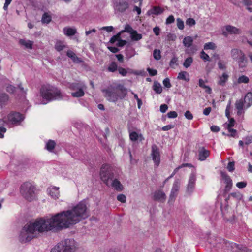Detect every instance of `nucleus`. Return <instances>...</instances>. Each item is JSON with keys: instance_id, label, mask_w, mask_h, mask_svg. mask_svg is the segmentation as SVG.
<instances>
[{"instance_id": "f257e3e1", "label": "nucleus", "mask_w": 252, "mask_h": 252, "mask_svg": "<svg viewBox=\"0 0 252 252\" xmlns=\"http://www.w3.org/2000/svg\"><path fill=\"white\" fill-rule=\"evenodd\" d=\"M88 216L89 209L86 203L80 202L71 209L57 213L51 217L38 219L25 225L19 236L20 241L29 242L39 233L69 228Z\"/></svg>"}, {"instance_id": "f03ea898", "label": "nucleus", "mask_w": 252, "mask_h": 252, "mask_svg": "<svg viewBox=\"0 0 252 252\" xmlns=\"http://www.w3.org/2000/svg\"><path fill=\"white\" fill-rule=\"evenodd\" d=\"M102 92L108 101L116 102L126 97L127 89L123 84L118 83L110 85L107 88L102 90Z\"/></svg>"}, {"instance_id": "7ed1b4c3", "label": "nucleus", "mask_w": 252, "mask_h": 252, "mask_svg": "<svg viewBox=\"0 0 252 252\" xmlns=\"http://www.w3.org/2000/svg\"><path fill=\"white\" fill-rule=\"evenodd\" d=\"M100 176L101 179L107 185H110L115 189L121 191L123 189V186L117 179L114 178V174L112 167L108 165H103L100 169Z\"/></svg>"}, {"instance_id": "20e7f679", "label": "nucleus", "mask_w": 252, "mask_h": 252, "mask_svg": "<svg viewBox=\"0 0 252 252\" xmlns=\"http://www.w3.org/2000/svg\"><path fill=\"white\" fill-rule=\"evenodd\" d=\"M0 119V126L7 125L12 127L19 126L24 120L25 117L21 113L17 112H11L7 115H1Z\"/></svg>"}, {"instance_id": "39448f33", "label": "nucleus", "mask_w": 252, "mask_h": 252, "mask_svg": "<svg viewBox=\"0 0 252 252\" xmlns=\"http://www.w3.org/2000/svg\"><path fill=\"white\" fill-rule=\"evenodd\" d=\"M40 94L42 97L48 101L61 99L63 96L60 90L50 85L42 86L40 89Z\"/></svg>"}, {"instance_id": "423d86ee", "label": "nucleus", "mask_w": 252, "mask_h": 252, "mask_svg": "<svg viewBox=\"0 0 252 252\" xmlns=\"http://www.w3.org/2000/svg\"><path fill=\"white\" fill-rule=\"evenodd\" d=\"M77 246V243L74 239H65L53 248L50 252H74Z\"/></svg>"}, {"instance_id": "0eeeda50", "label": "nucleus", "mask_w": 252, "mask_h": 252, "mask_svg": "<svg viewBox=\"0 0 252 252\" xmlns=\"http://www.w3.org/2000/svg\"><path fill=\"white\" fill-rule=\"evenodd\" d=\"M35 188L30 183L26 182L21 187V193L27 200L31 201L35 197Z\"/></svg>"}, {"instance_id": "6e6552de", "label": "nucleus", "mask_w": 252, "mask_h": 252, "mask_svg": "<svg viewBox=\"0 0 252 252\" xmlns=\"http://www.w3.org/2000/svg\"><path fill=\"white\" fill-rule=\"evenodd\" d=\"M151 155L155 165L157 167L158 166L160 162V155L159 148L155 144L152 146Z\"/></svg>"}, {"instance_id": "1a4fd4ad", "label": "nucleus", "mask_w": 252, "mask_h": 252, "mask_svg": "<svg viewBox=\"0 0 252 252\" xmlns=\"http://www.w3.org/2000/svg\"><path fill=\"white\" fill-rule=\"evenodd\" d=\"M180 186V182L179 180H176L173 185L170 192L169 198L168 203H173L177 195Z\"/></svg>"}, {"instance_id": "9d476101", "label": "nucleus", "mask_w": 252, "mask_h": 252, "mask_svg": "<svg viewBox=\"0 0 252 252\" xmlns=\"http://www.w3.org/2000/svg\"><path fill=\"white\" fill-rule=\"evenodd\" d=\"M196 180V175L194 172H192L189 176L188 184L187 186V192L191 193L193 192L195 185Z\"/></svg>"}, {"instance_id": "9b49d317", "label": "nucleus", "mask_w": 252, "mask_h": 252, "mask_svg": "<svg viewBox=\"0 0 252 252\" xmlns=\"http://www.w3.org/2000/svg\"><path fill=\"white\" fill-rule=\"evenodd\" d=\"M226 31H223L222 34L225 36H227L228 33L230 34H240L241 33V29L231 25H226L224 27Z\"/></svg>"}, {"instance_id": "f8f14e48", "label": "nucleus", "mask_w": 252, "mask_h": 252, "mask_svg": "<svg viewBox=\"0 0 252 252\" xmlns=\"http://www.w3.org/2000/svg\"><path fill=\"white\" fill-rule=\"evenodd\" d=\"M152 199L154 201L164 202L166 200V195L162 190L158 189L153 193Z\"/></svg>"}, {"instance_id": "ddd939ff", "label": "nucleus", "mask_w": 252, "mask_h": 252, "mask_svg": "<svg viewBox=\"0 0 252 252\" xmlns=\"http://www.w3.org/2000/svg\"><path fill=\"white\" fill-rule=\"evenodd\" d=\"M47 194L54 200L58 199L60 195L59 188L53 186H50L47 189Z\"/></svg>"}, {"instance_id": "4468645a", "label": "nucleus", "mask_w": 252, "mask_h": 252, "mask_svg": "<svg viewBox=\"0 0 252 252\" xmlns=\"http://www.w3.org/2000/svg\"><path fill=\"white\" fill-rule=\"evenodd\" d=\"M235 106L238 115H241L244 113L246 106L244 103V101L242 98L236 101Z\"/></svg>"}, {"instance_id": "2eb2a0df", "label": "nucleus", "mask_w": 252, "mask_h": 252, "mask_svg": "<svg viewBox=\"0 0 252 252\" xmlns=\"http://www.w3.org/2000/svg\"><path fill=\"white\" fill-rule=\"evenodd\" d=\"M221 176L224 180V182L226 184L225 187V191L226 192H228L230 191L232 187V180L230 177L225 173L222 172Z\"/></svg>"}, {"instance_id": "dca6fc26", "label": "nucleus", "mask_w": 252, "mask_h": 252, "mask_svg": "<svg viewBox=\"0 0 252 252\" xmlns=\"http://www.w3.org/2000/svg\"><path fill=\"white\" fill-rule=\"evenodd\" d=\"M210 155V151L204 147H201L198 150V159L200 161L205 160Z\"/></svg>"}, {"instance_id": "f3484780", "label": "nucleus", "mask_w": 252, "mask_h": 252, "mask_svg": "<svg viewBox=\"0 0 252 252\" xmlns=\"http://www.w3.org/2000/svg\"><path fill=\"white\" fill-rule=\"evenodd\" d=\"M231 57L234 60L236 61L243 57L245 54L243 52L238 49H233L231 51Z\"/></svg>"}, {"instance_id": "a211bd4d", "label": "nucleus", "mask_w": 252, "mask_h": 252, "mask_svg": "<svg viewBox=\"0 0 252 252\" xmlns=\"http://www.w3.org/2000/svg\"><path fill=\"white\" fill-rule=\"evenodd\" d=\"M243 99L246 106V109L250 107L252 105V93L251 92L248 93Z\"/></svg>"}, {"instance_id": "6ab92c4d", "label": "nucleus", "mask_w": 252, "mask_h": 252, "mask_svg": "<svg viewBox=\"0 0 252 252\" xmlns=\"http://www.w3.org/2000/svg\"><path fill=\"white\" fill-rule=\"evenodd\" d=\"M130 139L132 141H135L139 140L140 141H142L144 140V138L141 133H137L135 131H133L129 134Z\"/></svg>"}, {"instance_id": "aec40b11", "label": "nucleus", "mask_w": 252, "mask_h": 252, "mask_svg": "<svg viewBox=\"0 0 252 252\" xmlns=\"http://www.w3.org/2000/svg\"><path fill=\"white\" fill-rule=\"evenodd\" d=\"M128 3L126 1H121L117 3L115 6L116 10L120 12H124L128 8Z\"/></svg>"}, {"instance_id": "412c9836", "label": "nucleus", "mask_w": 252, "mask_h": 252, "mask_svg": "<svg viewBox=\"0 0 252 252\" xmlns=\"http://www.w3.org/2000/svg\"><path fill=\"white\" fill-rule=\"evenodd\" d=\"M67 56L71 59V60L76 63H80L82 62V60L78 58L75 53L71 50H68L66 52Z\"/></svg>"}, {"instance_id": "4be33fe9", "label": "nucleus", "mask_w": 252, "mask_h": 252, "mask_svg": "<svg viewBox=\"0 0 252 252\" xmlns=\"http://www.w3.org/2000/svg\"><path fill=\"white\" fill-rule=\"evenodd\" d=\"M63 32L64 34L67 36L74 35L77 32L76 29L75 28L67 27L63 28Z\"/></svg>"}, {"instance_id": "5701e85b", "label": "nucleus", "mask_w": 252, "mask_h": 252, "mask_svg": "<svg viewBox=\"0 0 252 252\" xmlns=\"http://www.w3.org/2000/svg\"><path fill=\"white\" fill-rule=\"evenodd\" d=\"M19 43L25 48L27 49H32V48L33 42L29 40H25V39H20L19 41Z\"/></svg>"}, {"instance_id": "b1692460", "label": "nucleus", "mask_w": 252, "mask_h": 252, "mask_svg": "<svg viewBox=\"0 0 252 252\" xmlns=\"http://www.w3.org/2000/svg\"><path fill=\"white\" fill-rule=\"evenodd\" d=\"M69 88L72 90H78L80 88H86V86L83 82H79L70 84Z\"/></svg>"}, {"instance_id": "393cba45", "label": "nucleus", "mask_w": 252, "mask_h": 252, "mask_svg": "<svg viewBox=\"0 0 252 252\" xmlns=\"http://www.w3.org/2000/svg\"><path fill=\"white\" fill-rule=\"evenodd\" d=\"M177 78L180 80H183L187 82L189 81V74L186 71H182L178 74Z\"/></svg>"}, {"instance_id": "a878e982", "label": "nucleus", "mask_w": 252, "mask_h": 252, "mask_svg": "<svg viewBox=\"0 0 252 252\" xmlns=\"http://www.w3.org/2000/svg\"><path fill=\"white\" fill-rule=\"evenodd\" d=\"M163 10L159 7H153L148 11L149 14L158 15L161 14Z\"/></svg>"}, {"instance_id": "bb28decb", "label": "nucleus", "mask_w": 252, "mask_h": 252, "mask_svg": "<svg viewBox=\"0 0 252 252\" xmlns=\"http://www.w3.org/2000/svg\"><path fill=\"white\" fill-rule=\"evenodd\" d=\"M237 62L239 67L241 68L246 67L247 64V60L245 55L240 59H238Z\"/></svg>"}, {"instance_id": "cd10ccee", "label": "nucleus", "mask_w": 252, "mask_h": 252, "mask_svg": "<svg viewBox=\"0 0 252 252\" xmlns=\"http://www.w3.org/2000/svg\"><path fill=\"white\" fill-rule=\"evenodd\" d=\"M184 45L186 47H190L193 43V39L191 36L185 37L183 41Z\"/></svg>"}, {"instance_id": "c85d7f7f", "label": "nucleus", "mask_w": 252, "mask_h": 252, "mask_svg": "<svg viewBox=\"0 0 252 252\" xmlns=\"http://www.w3.org/2000/svg\"><path fill=\"white\" fill-rule=\"evenodd\" d=\"M228 75L225 73H223L221 76H220L219 80L218 81V84L221 86H224L228 80Z\"/></svg>"}, {"instance_id": "c756f323", "label": "nucleus", "mask_w": 252, "mask_h": 252, "mask_svg": "<svg viewBox=\"0 0 252 252\" xmlns=\"http://www.w3.org/2000/svg\"><path fill=\"white\" fill-rule=\"evenodd\" d=\"M56 144L52 140H49L46 144V148L49 152H52L54 149Z\"/></svg>"}, {"instance_id": "7c9ffc66", "label": "nucleus", "mask_w": 252, "mask_h": 252, "mask_svg": "<svg viewBox=\"0 0 252 252\" xmlns=\"http://www.w3.org/2000/svg\"><path fill=\"white\" fill-rule=\"evenodd\" d=\"M198 85L199 87L205 89L206 92H207V93L210 94L211 93V89L209 86L205 85V82L203 79H199Z\"/></svg>"}, {"instance_id": "2f4dec72", "label": "nucleus", "mask_w": 252, "mask_h": 252, "mask_svg": "<svg viewBox=\"0 0 252 252\" xmlns=\"http://www.w3.org/2000/svg\"><path fill=\"white\" fill-rule=\"evenodd\" d=\"M86 88H80L77 90L76 92H73L71 93V95L74 97H82L84 95V90Z\"/></svg>"}, {"instance_id": "473e14b6", "label": "nucleus", "mask_w": 252, "mask_h": 252, "mask_svg": "<svg viewBox=\"0 0 252 252\" xmlns=\"http://www.w3.org/2000/svg\"><path fill=\"white\" fill-rule=\"evenodd\" d=\"M130 37L132 40L138 41L142 39V35L141 34L138 33L137 32L134 30V32L130 34Z\"/></svg>"}, {"instance_id": "72a5a7b5", "label": "nucleus", "mask_w": 252, "mask_h": 252, "mask_svg": "<svg viewBox=\"0 0 252 252\" xmlns=\"http://www.w3.org/2000/svg\"><path fill=\"white\" fill-rule=\"evenodd\" d=\"M153 90L158 94H160L162 91V88L160 84L158 82H154L153 86Z\"/></svg>"}, {"instance_id": "f704fd0d", "label": "nucleus", "mask_w": 252, "mask_h": 252, "mask_svg": "<svg viewBox=\"0 0 252 252\" xmlns=\"http://www.w3.org/2000/svg\"><path fill=\"white\" fill-rule=\"evenodd\" d=\"M9 100V96L6 94H0V105H5Z\"/></svg>"}, {"instance_id": "c9c22d12", "label": "nucleus", "mask_w": 252, "mask_h": 252, "mask_svg": "<svg viewBox=\"0 0 252 252\" xmlns=\"http://www.w3.org/2000/svg\"><path fill=\"white\" fill-rule=\"evenodd\" d=\"M51 21V16L47 13L43 14L42 17L41 21L43 23L48 24Z\"/></svg>"}, {"instance_id": "e433bc0d", "label": "nucleus", "mask_w": 252, "mask_h": 252, "mask_svg": "<svg viewBox=\"0 0 252 252\" xmlns=\"http://www.w3.org/2000/svg\"><path fill=\"white\" fill-rule=\"evenodd\" d=\"M65 45L63 44V42L58 41L55 45V48L58 51H61L65 48Z\"/></svg>"}, {"instance_id": "4c0bfd02", "label": "nucleus", "mask_w": 252, "mask_h": 252, "mask_svg": "<svg viewBox=\"0 0 252 252\" xmlns=\"http://www.w3.org/2000/svg\"><path fill=\"white\" fill-rule=\"evenodd\" d=\"M238 83H248L249 82V78L245 75L240 76L237 80Z\"/></svg>"}, {"instance_id": "58836bf2", "label": "nucleus", "mask_w": 252, "mask_h": 252, "mask_svg": "<svg viewBox=\"0 0 252 252\" xmlns=\"http://www.w3.org/2000/svg\"><path fill=\"white\" fill-rule=\"evenodd\" d=\"M243 4L247 6V9L250 12H252V8L250 6L252 5L251 0H242Z\"/></svg>"}, {"instance_id": "ea45409f", "label": "nucleus", "mask_w": 252, "mask_h": 252, "mask_svg": "<svg viewBox=\"0 0 252 252\" xmlns=\"http://www.w3.org/2000/svg\"><path fill=\"white\" fill-rule=\"evenodd\" d=\"M192 62H193L192 58V57H188L185 60V61L183 63V66L185 68H187L191 65Z\"/></svg>"}, {"instance_id": "a19ab883", "label": "nucleus", "mask_w": 252, "mask_h": 252, "mask_svg": "<svg viewBox=\"0 0 252 252\" xmlns=\"http://www.w3.org/2000/svg\"><path fill=\"white\" fill-rule=\"evenodd\" d=\"M216 46L213 42H208L205 43L204 45V50H214L216 48Z\"/></svg>"}, {"instance_id": "79ce46f5", "label": "nucleus", "mask_w": 252, "mask_h": 252, "mask_svg": "<svg viewBox=\"0 0 252 252\" xmlns=\"http://www.w3.org/2000/svg\"><path fill=\"white\" fill-rule=\"evenodd\" d=\"M118 69V66L116 63L112 62L108 67L109 71L114 72L116 71Z\"/></svg>"}, {"instance_id": "37998d69", "label": "nucleus", "mask_w": 252, "mask_h": 252, "mask_svg": "<svg viewBox=\"0 0 252 252\" xmlns=\"http://www.w3.org/2000/svg\"><path fill=\"white\" fill-rule=\"evenodd\" d=\"M160 51L158 49H155L153 52V57L156 60H159L161 58Z\"/></svg>"}, {"instance_id": "c03bdc74", "label": "nucleus", "mask_w": 252, "mask_h": 252, "mask_svg": "<svg viewBox=\"0 0 252 252\" xmlns=\"http://www.w3.org/2000/svg\"><path fill=\"white\" fill-rule=\"evenodd\" d=\"M200 58L205 62L210 61L209 56L203 51H202L200 53Z\"/></svg>"}, {"instance_id": "a18cd8bd", "label": "nucleus", "mask_w": 252, "mask_h": 252, "mask_svg": "<svg viewBox=\"0 0 252 252\" xmlns=\"http://www.w3.org/2000/svg\"><path fill=\"white\" fill-rule=\"evenodd\" d=\"M134 30L131 28V27L129 25H126L125 26V30L121 31L120 32L122 33L123 32H127L130 34H131L133 32H134Z\"/></svg>"}, {"instance_id": "49530a36", "label": "nucleus", "mask_w": 252, "mask_h": 252, "mask_svg": "<svg viewBox=\"0 0 252 252\" xmlns=\"http://www.w3.org/2000/svg\"><path fill=\"white\" fill-rule=\"evenodd\" d=\"M177 26L180 30H183L184 28V22L179 18L177 19Z\"/></svg>"}, {"instance_id": "de8ad7c7", "label": "nucleus", "mask_w": 252, "mask_h": 252, "mask_svg": "<svg viewBox=\"0 0 252 252\" xmlns=\"http://www.w3.org/2000/svg\"><path fill=\"white\" fill-rule=\"evenodd\" d=\"M170 66L174 67V66L178 65V58L176 57H173L170 62Z\"/></svg>"}, {"instance_id": "09e8293b", "label": "nucleus", "mask_w": 252, "mask_h": 252, "mask_svg": "<svg viewBox=\"0 0 252 252\" xmlns=\"http://www.w3.org/2000/svg\"><path fill=\"white\" fill-rule=\"evenodd\" d=\"M186 23L187 25L190 27L195 25L196 22L194 19L189 18L187 19L186 21Z\"/></svg>"}, {"instance_id": "8fccbe9b", "label": "nucleus", "mask_w": 252, "mask_h": 252, "mask_svg": "<svg viewBox=\"0 0 252 252\" xmlns=\"http://www.w3.org/2000/svg\"><path fill=\"white\" fill-rule=\"evenodd\" d=\"M163 84L165 87L167 88H170L171 87V84L168 78H166L163 80Z\"/></svg>"}, {"instance_id": "3c124183", "label": "nucleus", "mask_w": 252, "mask_h": 252, "mask_svg": "<svg viewBox=\"0 0 252 252\" xmlns=\"http://www.w3.org/2000/svg\"><path fill=\"white\" fill-rule=\"evenodd\" d=\"M117 200L122 203H125L126 202V196L123 194H119L117 196Z\"/></svg>"}, {"instance_id": "603ef678", "label": "nucleus", "mask_w": 252, "mask_h": 252, "mask_svg": "<svg viewBox=\"0 0 252 252\" xmlns=\"http://www.w3.org/2000/svg\"><path fill=\"white\" fill-rule=\"evenodd\" d=\"M120 35H121V32H119V33H118L117 35L113 36V37H111V38L110 39V42L111 43H114V42H115L116 41H118V40H119V39L120 38Z\"/></svg>"}, {"instance_id": "864d4df0", "label": "nucleus", "mask_w": 252, "mask_h": 252, "mask_svg": "<svg viewBox=\"0 0 252 252\" xmlns=\"http://www.w3.org/2000/svg\"><path fill=\"white\" fill-rule=\"evenodd\" d=\"M219 69L224 70L226 68V64L222 61H219L218 63Z\"/></svg>"}, {"instance_id": "5fc2aeb1", "label": "nucleus", "mask_w": 252, "mask_h": 252, "mask_svg": "<svg viewBox=\"0 0 252 252\" xmlns=\"http://www.w3.org/2000/svg\"><path fill=\"white\" fill-rule=\"evenodd\" d=\"M167 116L169 118H175L177 117L178 114L175 111H170L167 113Z\"/></svg>"}, {"instance_id": "6e6d98bb", "label": "nucleus", "mask_w": 252, "mask_h": 252, "mask_svg": "<svg viewBox=\"0 0 252 252\" xmlns=\"http://www.w3.org/2000/svg\"><path fill=\"white\" fill-rule=\"evenodd\" d=\"M227 168L229 172H233L235 169L234 162H229Z\"/></svg>"}, {"instance_id": "4d7b16f0", "label": "nucleus", "mask_w": 252, "mask_h": 252, "mask_svg": "<svg viewBox=\"0 0 252 252\" xmlns=\"http://www.w3.org/2000/svg\"><path fill=\"white\" fill-rule=\"evenodd\" d=\"M175 18L173 15L169 16L166 20V24L168 25L174 22Z\"/></svg>"}, {"instance_id": "13d9d810", "label": "nucleus", "mask_w": 252, "mask_h": 252, "mask_svg": "<svg viewBox=\"0 0 252 252\" xmlns=\"http://www.w3.org/2000/svg\"><path fill=\"white\" fill-rule=\"evenodd\" d=\"M0 138L4 137V134L6 131V128L2 126H0Z\"/></svg>"}, {"instance_id": "bf43d9fd", "label": "nucleus", "mask_w": 252, "mask_h": 252, "mask_svg": "<svg viewBox=\"0 0 252 252\" xmlns=\"http://www.w3.org/2000/svg\"><path fill=\"white\" fill-rule=\"evenodd\" d=\"M247 182H238L236 184V186L237 188L239 189H242L246 187L247 186Z\"/></svg>"}, {"instance_id": "052dcab7", "label": "nucleus", "mask_w": 252, "mask_h": 252, "mask_svg": "<svg viewBox=\"0 0 252 252\" xmlns=\"http://www.w3.org/2000/svg\"><path fill=\"white\" fill-rule=\"evenodd\" d=\"M119 73L121 74L123 76H125L127 74V71L126 70L122 67H119L118 69Z\"/></svg>"}, {"instance_id": "680f3d73", "label": "nucleus", "mask_w": 252, "mask_h": 252, "mask_svg": "<svg viewBox=\"0 0 252 252\" xmlns=\"http://www.w3.org/2000/svg\"><path fill=\"white\" fill-rule=\"evenodd\" d=\"M6 91L10 93H13L15 91V87L12 85H9L7 86Z\"/></svg>"}, {"instance_id": "e2e57ef3", "label": "nucleus", "mask_w": 252, "mask_h": 252, "mask_svg": "<svg viewBox=\"0 0 252 252\" xmlns=\"http://www.w3.org/2000/svg\"><path fill=\"white\" fill-rule=\"evenodd\" d=\"M185 117L188 120H192L193 119V115L191 112L188 110L185 113Z\"/></svg>"}, {"instance_id": "0e129e2a", "label": "nucleus", "mask_w": 252, "mask_h": 252, "mask_svg": "<svg viewBox=\"0 0 252 252\" xmlns=\"http://www.w3.org/2000/svg\"><path fill=\"white\" fill-rule=\"evenodd\" d=\"M147 71L151 76H155L157 74V71L155 69H153L150 68H147Z\"/></svg>"}, {"instance_id": "69168bd1", "label": "nucleus", "mask_w": 252, "mask_h": 252, "mask_svg": "<svg viewBox=\"0 0 252 252\" xmlns=\"http://www.w3.org/2000/svg\"><path fill=\"white\" fill-rule=\"evenodd\" d=\"M174 127V125H166L164 126H163L162 128V129L164 131H167V130H169L172 128H173Z\"/></svg>"}, {"instance_id": "338daca9", "label": "nucleus", "mask_w": 252, "mask_h": 252, "mask_svg": "<svg viewBox=\"0 0 252 252\" xmlns=\"http://www.w3.org/2000/svg\"><path fill=\"white\" fill-rule=\"evenodd\" d=\"M118 42L117 44V46L119 47H123L126 44V41L124 40L119 39L118 40Z\"/></svg>"}, {"instance_id": "774afa93", "label": "nucleus", "mask_w": 252, "mask_h": 252, "mask_svg": "<svg viewBox=\"0 0 252 252\" xmlns=\"http://www.w3.org/2000/svg\"><path fill=\"white\" fill-rule=\"evenodd\" d=\"M168 109V106L166 104H162L160 106V111L162 113H165Z\"/></svg>"}]
</instances>
